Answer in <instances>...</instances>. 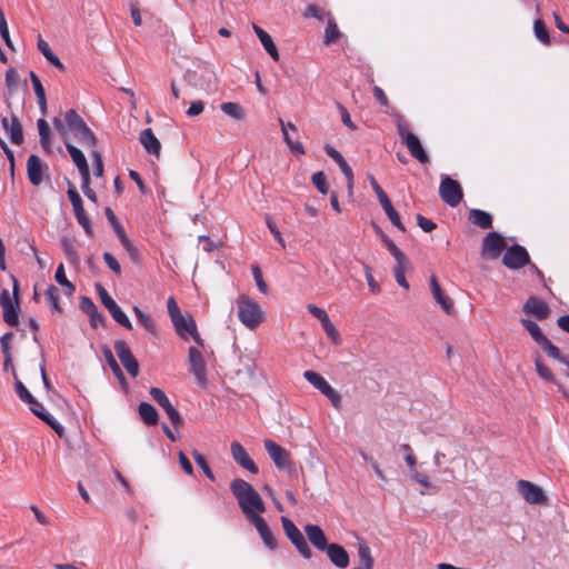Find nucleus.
<instances>
[{
	"instance_id": "obj_64",
	"label": "nucleus",
	"mask_w": 569,
	"mask_h": 569,
	"mask_svg": "<svg viewBox=\"0 0 569 569\" xmlns=\"http://www.w3.org/2000/svg\"><path fill=\"white\" fill-rule=\"evenodd\" d=\"M308 311L317 318L321 323L329 318L327 311L322 308H319L315 305L307 306Z\"/></svg>"
},
{
	"instance_id": "obj_36",
	"label": "nucleus",
	"mask_w": 569,
	"mask_h": 569,
	"mask_svg": "<svg viewBox=\"0 0 569 569\" xmlns=\"http://www.w3.org/2000/svg\"><path fill=\"white\" fill-rule=\"evenodd\" d=\"M37 127H38L39 137H40V144L46 152L50 153L51 152L50 127L43 118H41L37 121Z\"/></svg>"
},
{
	"instance_id": "obj_43",
	"label": "nucleus",
	"mask_w": 569,
	"mask_h": 569,
	"mask_svg": "<svg viewBox=\"0 0 569 569\" xmlns=\"http://www.w3.org/2000/svg\"><path fill=\"white\" fill-rule=\"evenodd\" d=\"M278 122H279V124L281 127L283 140L287 143V146L290 148V150L292 152H296V153H299V154H303L305 153V148H303L302 143L299 142V141H293L290 138L288 131L286 130V123L283 122V120L281 118L278 119Z\"/></svg>"
},
{
	"instance_id": "obj_14",
	"label": "nucleus",
	"mask_w": 569,
	"mask_h": 569,
	"mask_svg": "<svg viewBox=\"0 0 569 569\" xmlns=\"http://www.w3.org/2000/svg\"><path fill=\"white\" fill-rule=\"evenodd\" d=\"M189 370L192 372L201 387L207 385V368L201 352L190 347L188 349Z\"/></svg>"
},
{
	"instance_id": "obj_30",
	"label": "nucleus",
	"mask_w": 569,
	"mask_h": 569,
	"mask_svg": "<svg viewBox=\"0 0 569 569\" xmlns=\"http://www.w3.org/2000/svg\"><path fill=\"white\" fill-rule=\"evenodd\" d=\"M138 413L142 422L147 426H156L159 422V413L149 402H140L138 406Z\"/></svg>"
},
{
	"instance_id": "obj_27",
	"label": "nucleus",
	"mask_w": 569,
	"mask_h": 569,
	"mask_svg": "<svg viewBox=\"0 0 569 569\" xmlns=\"http://www.w3.org/2000/svg\"><path fill=\"white\" fill-rule=\"evenodd\" d=\"M430 289L435 300L440 305L443 311L448 315H451L453 312V301L442 292L440 284L435 276L430 278Z\"/></svg>"
},
{
	"instance_id": "obj_21",
	"label": "nucleus",
	"mask_w": 569,
	"mask_h": 569,
	"mask_svg": "<svg viewBox=\"0 0 569 569\" xmlns=\"http://www.w3.org/2000/svg\"><path fill=\"white\" fill-rule=\"evenodd\" d=\"M233 460L252 473H258L259 469L254 461L250 458L246 449L238 441H233L230 446Z\"/></svg>"
},
{
	"instance_id": "obj_45",
	"label": "nucleus",
	"mask_w": 569,
	"mask_h": 569,
	"mask_svg": "<svg viewBox=\"0 0 569 569\" xmlns=\"http://www.w3.org/2000/svg\"><path fill=\"white\" fill-rule=\"evenodd\" d=\"M340 36H341V33L338 29L337 23L332 19H330L328 21L327 28L325 30V38H323L325 44L328 46V44L335 42L336 40L339 39Z\"/></svg>"
},
{
	"instance_id": "obj_23",
	"label": "nucleus",
	"mask_w": 569,
	"mask_h": 569,
	"mask_svg": "<svg viewBox=\"0 0 569 569\" xmlns=\"http://www.w3.org/2000/svg\"><path fill=\"white\" fill-rule=\"evenodd\" d=\"M325 551L335 566L339 568L348 567L350 558L347 550L342 546L338 543H329Z\"/></svg>"
},
{
	"instance_id": "obj_38",
	"label": "nucleus",
	"mask_w": 569,
	"mask_h": 569,
	"mask_svg": "<svg viewBox=\"0 0 569 569\" xmlns=\"http://www.w3.org/2000/svg\"><path fill=\"white\" fill-rule=\"evenodd\" d=\"M533 360H535V368H536V371L538 373V376L547 381V382H551V383H556L558 385L553 373L551 372V370L543 363L542 359H541V356L539 353H536L533 356Z\"/></svg>"
},
{
	"instance_id": "obj_59",
	"label": "nucleus",
	"mask_w": 569,
	"mask_h": 569,
	"mask_svg": "<svg viewBox=\"0 0 569 569\" xmlns=\"http://www.w3.org/2000/svg\"><path fill=\"white\" fill-rule=\"evenodd\" d=\"M385 242L390 251V253L396 259V262L408 259L405 253L395 244V242L388 238L385 239Z\"/></svg>"
},
{
	"instance_id": "obj_42",
	"label": "nucleus",
	"mask_w": 569,
	"mask_h": 569,
	"mask_svg": "<svg viewBox=\"0 0 569 569\" xmlns=\"http://www.w3.org/2000/svg\"><path fill=\"white\" fill-rule=\"evenodd\" d=\"M220 109L223 113L236 120H242L246 117L244 109L237 102H222Z\"/></svg>"
},
{
	"instance_id": "obj_48",
	"label": "nucleus",
	"mask_w": 569,
	"mask_h": 569,
	"mask_svg": "<svg viewBox=\"0 0 569 569\" xmlns=\"http://www.w3.org/2000/svg\"><path fill=\"white\" fill-rule=\"evenodd\" d=\"M6 86H7V89H8V93L9 96H11L18 88V83H19V74L18 72L13 69V68H9L7 71H6Z\"/></svg>"
},
{
	"instance_id": "obj_20",
	"label": "nucleus",
	"mask_w": 569,
	"mask_h": 569,
	"mask_svg": "<svg viewBox=\"0 0 569 569\" xmlns=\"http://www.w3.org/2000/svg\"><path fill=\"white\" fill-rule=\"evenodd\" d=\"M29 405V409L33 415L44 421L48 426H50L59 437L63 436L64 428L51 416L49 415L43 406L32 397L31 402H27Z\"/></svg>"
},
{
	"instance_id": "obj_19",
	"label": "nucleus",
	"mask_w": 569,
	"mask_h": 569,
	"mask_svg": "<svg viewBox=\"0 0 569 569\" xmlns=\"http://www.w3.org/2000/svg\"><path fill=\"white\" fill-rule=\"evenodd\" d=\"M0 121L3 130L9 134L13 144H21L23 142L22 126L19 118L12 113L10 118L1 117Z\"/></svg>"
},
{
	"instance_id": "obj_52",
	"label": "nucleus",
	"mask_w": 569,
	"mask_h": 569,
	"mask_svg": "<svg viewBox=\"0 0 569 569\" xmlns=\"http://www.w3.org/2000/svg\"><path fill=\"white\" fill-rule=\"evenodd\" d=\"M14 391L21 401H23L26 403L31 402L33 396L26 388V386L22 383V381L19 379V377H16V380H14Z\"/></svg>"
},
{
	"instance_id": "obj_46",
	"label": "nucleus",
	"mask_w": 569,
	"mask_h": 569,
	"mask_svg": "<svg viewBox=\"0 0 569 569\" xmlns=\"http://www.w3.org/2000/svg\"><path fill=\"white\" fill-rule=\"evenodd\" d=\"M0 36L2 38V40L4 41L6 46L14 51L16 48L13 46V42L10 38V32H9V28H8V23H7V20H6V17H4V13L2 11V9H0Z\"/></svg>"
},
{
	"instance_id": "obj_28",
	"label": "nucleus",
	"mask_w": 569,
	"mask_h": 569,
	"mask_svg": "<svg viewBox=\"0 0 569 569\" xmlns=\"http://www.w3.org/2000/svg\"><path fill=\"white\" fill-rule=\"evenodd\" d=\"M254 525L256 529L258 530L261 539L263 540L264 545L269 549H276L277 548V540L273 537L269 526L267 525L266 520L262 517H254L253 520L250 521Z\"/></svg>"
},
{
	"instance_id": "obj_49",
	"label": "nucleus",
	"mask_w": 569,
	"mask_h": 569,
	"mask_svg": "<svg viewBox=\"0 0 569 569\" xmlns=\"http://www.w3.org/2000/svg\"><path fill=\"white\" fill-rule=\"evenodd\" d=\"M46 297H47L48 301L50 302L53 310H56L58 312L62 311V309L59 305V289L56 286H53V284L48 286L47 291H46Z\"/></svg>"
},
{
	"instance_id": "obj_18",
	"label": "nucleus",
	"mask_w": 569,
	"mask_h": 569,
	"mask_svg": "<svg viewBox=\"0 0 569 569\" xmlns=\"http://www.w3.org/2000/svg\"><path fill=\"white\" fill-rule=\"evenodd\" d=\"M325 151L339 166L340 170L342 171V173L345 174V177L347 179L349 194H352V189H353L352 168L348 164V162L342 157V154L338 150H336L332 146L326 144Z\"/></svg>"
},
{
	"instance_id": "obj_63",
	"label": "nucleus",
	"mask_w": 569,
	"mask_h": 569,
	"mask_svg": "<svg viewBox=\"0 0 569 569\" xmlns=\"http://www.w3.org/2000/svg\"><path fill=\"white\" fill-rule=\"evenodd\" d=\"M13 338L12 332H7L0 338V345L3 357H7V355H11V340Z\"/></svg>"
},
{
	"instance_id": "obj_12",
	"label": "nucleus",
	"mask_w": 569,
	"mask_h": 569,
	"mask_svg": "<svg viewBox=\"0 0 569 569\" xmlns=\"http://www.w3.org/2000/svg\"><path fill=\"white\" fill-rule=\"evenodd\" d=\"M152 399L166 411L171 423L179 428L183 425V419L179 411L172 406L167 395L157 387H151L149 391Z\"/></svg>"
},
{
	"instance_id": "obj_32",
	"label": "nucleus",
	"mask_w": 569,
	"mask_h": 569,
	"mask_svg": "<svg viewBox=\"0 0 569 569\" xmlns=\"http://www.w3.org/2000/svg\"><path fill=\"white\" fill-rule=\"evenodd\" d=\"M469 221L481 229H489L492 226V216L480 209H471L469 211Z\"/></svg>"
},
{
	"instance_id": "obj_44",
	"label": "nucleus",
	"mask_w": 569,
	"mask_h": 569,
	"mask_svg": "<svg viewBox=\"0 0 569 569\" xmlns=\"http://www.w3.org/2000/svg\"><path fill=\"white\" fill-rule=\"evenodd\" d=\"M533 31L537 39H539L543 44H550V36L549 31L541 19H537L533 23Z\"/></svg>"
},
{
	"instance_id": "obj_7",
	"label": "nucleus",
	"mask_w": 569,
	"mask_h": 569,
	"mask_svg": "<svg viewBox=\"0 0 569 569\" xmlns=\"http://www.w3.org/2000/svg\"><path fill=\"white\" fill-rule=\"evenodd\" d=\"M516 487L517 491L527 503L541 506L548 505V497L540 486L528 480H518Z\"/></svg>"
},
{
	"instance_id": "obj_39",
	"label": "nucleus",
	"mask_w": 569,
	"mask_h": 569,
	"mask_svg": "<svg viewBox=\"0 0 569 569\" xmlns=\"http://www.w3.org/2000/svg\"><path fill=\"white\" fill-rule=\"evenodd\" d=\"M305 379L312 385L316 389H318L322 395L330 386L328 381L318 372L312 370H306L303 372Z\"/></svg>"
},
{
	"instance_id": "obj_60",
	"label": "nucleus",
	"mask_w": 569,
	"mask_h": 569,
	"mask_svg": "<svg viewBox=\"0 0 569 569\" xmlns=\"http://www.w3.org/2000/svg\"><path fill=\"white\" fill-rule=\"evenodd\" d=\"M103 260H104L106 264L116 274H120L121 273V266H120V263L118 262V260L110 252H104L103 253Z\"/></svg>"
},
{
	"instance_id": "obj_29",
	"label": "nucleus",
	"mask_w": 569,
	"mask_h": 569,
	"mask_svg": "<svg viewBox=\"0 0 569 569\" xmlns=\"http://www.w3.org/2000/svg\"><path fill=\"white\" fill-rule=\"evenodd\" d=\"M253 31L257 34V37L259 38L264 50L270 54V57L274 61H279V52H278V49H277L271 36L257 24H253Z\"/></svg>"
},
{
	"instance_id": "obj_16",
	"label": "nucleus",
	"mask_w": 569,
	"mask_h": 569,
	"mask_svg": "<svg viewBox=\"0 0 569 569\" xmlns=\"http://www.w3.org/2000/svg\"><path fill=\"white\" fill-rule=\"evenodd\" d=\"M264 449L278 469L291 467L290 453L270 439L264 440Z\"/></svg>"
},
{
	"instance_id": "obj_11",
	"label": "nucleus",
	"mask_w": 569,
	"mask_h": 569,
	"mask_svg": "<svg viewBox=\"0 0 569 569\" xmlns=\"http://www.w3.org/2000/svg\"><path fill=\"white\" fill-rule=\"evenodd\" d=\"M439 194L450 207H457L463 197L461 186L450 177L442 178L439 187Z\"/></svg>"
},
{
	"instance_id": "obj_58",
	"label": "nucleus",
	"mask_w": 569,
	"mask_h": 569,
	"mask_svg": "<svg viewBox=\"0 0 569 569\" xmlns=\"http://www.w3.org/2000/svg\"><path fill=\"white\" fill-rule=\"evenodd\" d=\"M121 244L124 247V249L127 250V252L129 253L130 258L133 260V261H137L139 259V251L138 249L132 244V242L130 241V239L126 236V237H121V239H119Z\"/></svg>"
},
{
	"instance_id": "obj_22",
	"label": "nucleus",
	"mask_w": 569,
	"mask_h": 569,
	"mask_svg": "<svg viewBox=\"0 0 569 569\" xmlns=\"http://www.w3.org/2000/svg\"><path fill=\"white\" fill-rule=\"evenodd\" d=\"M525 313L535 316L538 320L548 318L550 309L548 305L537 297H530L523 305Z\"/></svg>"
},
{
	"instance_id": "obj_40",
	"label": "nucleus",
	"mask_w": 569,
	"mask_h": 569,
	"mask_svg": "<svg viewBox=\"0 0 569 569\" xmlns=\"http://www.w3.org/2000/svg\"><path fill=\"white\" fill-rule=\"evenodd\" d=\"M133 313L141 326H143L151 335L157 336V327L152 317L142 311L139 307H133Z\"/></svg>"
},
{
	"instance_id": "obj_41",
	"label": "nucleus",
	"mask_w": 569,
	"mask_h": 569,
	"mask_svg": "<svg viewBox=\"0 0 569 569\" xmlns=\"http://www.w3.org/2000/svg\"><path fill=\"white\" fill-rule=\"evenodd\" d=\"M409 266H410L409 260L406 259V260L396 262V266L393 267V273H395L397 283L406 290L409 289V283L406 280V271L409 269Z\"/></svg>"
},
{
	"instance_id": "obj_34",
	"label": "nucleus",
	"mask_w": 569,
	"mask_h": 569,
	"mask_svg": "<svg viewBox=\"0 0 569 569\" xmlns=\"http://www.w3.org/2000/svg\"><path fill=\"white\" fill-rule=\"evenodd\" d=\"M358 558L360 561V568L359 569H372L375 559L372 557L371 550L368 547V545L358 539Z\"/></svg>"
},
{
	"instance_id": "obj_55",
	"label": "nucleus",
	"mask_w": 569,
	"mask_h": 569,
	"mask_svg": "<svg viewBox=\"0 0 569 569\" xmlns=\"http://www.w3.org/2000/svg\"><path fill=\"white\" fill-rule=\"evenodd\" d=\"M322 328L325 330V332L327 333L328 338L333 342V343H338L339 342V332L338 330L335 328L333 323L330 321V319L328 318L327 320H325L322 323Z\"/></svg>"
},
{
	"instance_id": "obj_26",
	"label": "nucleus",
	"mask_w": 569,
	"mask_h": 569,
	"mask_svg": "<svg viewBox=\"0 0 569 569\" xmlns=\"http://www.w3.org/2000/svg\"><path fill=\"white\" fill-rule=\"evenodd\" d=\"M172 325L178 336L183 340H187L188 336L192 331L196 332L197 328L196 321L193 320L190 313H187L186 316L181 315L178 318L173 319Z\"/></svg>"
},
{
	"instance_id": "obj_1",
	"label": "nucleus",
	"mask_w": 569,
	"mask_h": 569,
	"mask_svg": "<svg viewBox=\"0 0 569 569\" xmlns=\"http://www.w3.org/2000/svg\"><path fill=\"white\" fill-rule=\"evenodd\" d=\"M53 126L62 137L70 132L82 147L96 148L97 138L94 133L74 109L66 111L63 118H53Z\"/></svg>"
},
{
	"instance_id": "obj_33",
	"label": "nucleus",
	"mask_w": 569,
	"mask_h": 569,
	"mask_svg": "<svg viewBox=\"0 0 569 569\" xmlns=\"http://www.w3.org/2000/svg\"><path fill=\"white\" fill-rule=\"evenodd\" d=\"M61 247L69 262L78 266L80 263V257L77 251V240L74 238L63 237L61 239Z\"/></svg>"
},
{
	"instance_id": "obj_61",
	"label": "nucleus",
	"mask_w": 569,
	"mask_h": 569,
	"mask_svg": "<svg viewBox=\"0 0 569 569\" xmlns=\"http://www.w3.org/2000/svg\"><path fill=\"white\" fill-rule=\"evenodd\" d=\"M167 309H168V313L170 316L171 321L182 315L180 311V308L173 297L168 298Z\"/></svg>"
},
{
	"instance_id": "obj_53",
	"label": "nucleus",
	"mask_w": 569,
	"mask_h": 569,
	"mask_svg": "<svg viewBox=\"0 0 569 569\" xmlns=\"http://www.w3.org/2000/svg\"><path fill=\"white\" fill-rule=\"evenodd\" d=\"M106 217L108 218L109 222L113 227L119 239H121V237L127 236L123 227L120 224L116 214L113 213V211L110 208H106Z\"/></svg>"
},
{
	"instance_id": "obj_10",
	"label": "nucleus",
	"mask_w": 569,
	"mask_h": 569,
	"mask_svg": "<svg viewBox=\"0 0 569 569\" xmlns=\"http://www.w3.org/2000/svg\"><path fill=\"white\" fill-rule=\"evenodd\" d=\"M507 242L498 232H489L482 240L481 256L485 259L495 260L506 249Z\"/></svg>"
},
{
	"instance_id": "obj_47",
	"label": "nucleus",
	"mask_w": 569,
	"mask_h": 569,
	"mask_svg": "<svg viewBox=\"0 0 569 569\" xmlns=\"http://www.w3.org/2000/svg\"><path fill=\"white\" fill-rule=\"evenodd\" d=\"M192 457L194 459V462L202 469V471L204 472V475L211 480V481H216V477L211 470V468L209 467L206 458L197 450H193L192 452Z\"/></svg>"
},
{
	"instance_id": "obj_5",
	"label": "nucleus",
	"mask_w": 569,
	"mask_h": 569,
	"mask_svg": "<svg viewBox=\"0 0 569 569\" xmlns=\"http://www.w3.org/2000/svg\"><path fill=\"white\" fill-rule=\"evenodd\" d=\"M397 129L410 154L420 163H427L429 161V157L425 151L419 138L409 130V126L405 122H399Z\"/></svg>"
},
{
	"instance_id": "obj_9",
	"label": "nucleus",
	"mask_w": 569,
	"mask_h": 569,
	"mask_svg": "<svg viewBox=\"0 0 569 569\" xmlns=\"http://www.w3.org/2000/svg\"><path fill=\"white\" fill-rule=\"evenodd\" d=\"M400 451L403 452V459L410 469V479L415 483L420 485L425 489L436 488L425 473L417 470V468H416L417 459L413 455V451H412V448L410 447V445H408V443L401 445Z\"/></svg>"
},
{
	"instance_id": "obj_17",
	"label": "nucleus",
	"mask_w": 569,
	"mask_h": 569,
	"mask_svg": "<svg viewBox=\"0 0 569 569\" xmlns=\"http://www.w3.org/2000/svg\"><path fill=\"white\" fill-rule=\"evenodd\" d=\"M48 166L36 154H31L27 161L28 179L33 186H40L43 181V173Z\"/></svg>"
},
{
	"instance_id": "obj_25",
	"label": "nucleus",
	"mask_w": 569,
	"mask_h": 569,
	"mask_svg": "<svg viewBox=\"0 0 569 569\" xmlns=\"http://www.w3.org/2000/svg\"><path fill=\"white\" fill-rule=\"evenodd\" d=\"M305 532L310 543L320 551H325L328 547V540L323 530L317 525H307Z\"/></svg>"
},
{
	"instance_id": "obj_35",
	"label": "nucleus",
	"mask_w": 569,
	"mask_h": 569,
	"mask_svg": "<svg viewBox=\"0 0 569 569\" xmlns=\"http://www.w3.org/2000/svg\"><path fill=\"white\" fill-rule=\"evenodd\" d=\"M72 209H73V212H74L78 223L83 228L84 232L88 236H92V233H93L92 226H91V222L84 211L83 202L80 201V202L73 204Z\"/></svg>"
},
{
	"instance_id": "obj_56",
	"label": "nucleus",
	"mask_w": 569,
	"mask_h": 569,
	"mask_svg": "<svg viewBox=\"0 0 569 569\" xmlns=\"http://www.w3.org/2000/svg\"><path fill=\"white\" fill-rule=\"evenodd\" d=\"M30 80L34 90V93L37 96V99L46 97L44 88L39 79V77L33 72L30 71Z\"/></svg>"
},
{
	"instance_id": "obj_8",
	"label": "nucleus",
	"mask_w": 569,
	"mask_h": 569,
	"mask_svg": "<svg viewBox=\"0 0 569 569\" xmlns=\"http://www.w3.org/2000/svg\"><path fill=\"white\" fill-rule=\"evenodd\" d=\"M282 527L286 536L297 550L302 555L303 558L309 559L312 556V551L309 548L305 536L297 528V526L287 517H281Z\"/></svg>"
},
{
	"instance_id": "obj_62",
	"label": "nucleus",
	"mask_w": 569,
	"mask_h": 569,
	"mask_svg": "<svg viewBox=\"0 0 569 569\" xmlns=\"http://www.w3.org/2000/svg\"><path fill=\"white\" fill-rule=\"evenodd\" d=\"M305 17H307V18L311 17V18H316L320 21H323L325 11L316 4H309L306 9Z\"/></svg>"
},
{
	"instance_id": "obj_24",
	"label": "nucleus",
	"mask_w": 569,
	"mask_h": 569,
	"mask_svg": "<svg viewBox=\"0 0 569 569\" xmlns=\"http://www.w3.org/2000/svg\"><path fill=\"white\" fill-rule=\"evenodd\" d=\"M139 141L148 153L157 158L160 157L161 143L154 136L152 129L147 128L142 130L139 136Z\"/></svg>"
},
{
	"instance_id": "obj_51",
	"label": "nucleus",
	"mask_w": 569,
	"mask_h": 569,
	"mask_svg": "<svg viewBox=\"0 0 569 569\" xmlns=\"http://www.w3.org/2000/svg\"><path fill=\"white\" fill-rule=\"evenodd\" d=\"M81 189L84 196L92 201L93 203L98 202V197L96 191L90 187V172H87L86 176H81Z\"/></svg>"
},
{
	"instance_id": "obj_50",
	"label": "nucleus",
	"mask_w": 569,
	"mask_h": 569,
	"mask_svg": "<svg viewBox=\"0 0 569 569\" xmlns=\"http://www.w3.org/2000/svg\"><path fill=\"white\" fill-rule=\"evenodd\" d=\"M311 181L320 193L327 194L329 191L326 174L322 171L315 172Z\"/></svg>"
},
{
	"instance_id": "obj_37",
	"label": "nucleus",
	"mask_w": 569,
	"mask_h": 569,
	"mask_svg": "<svg viewBox=\"0 0 569 569\" xmlns=\"http://www.w3.org/2000/svg\"><path fill=\"white\" fill-rule=\"evenodd\" d=\"M380 204L383 208L388 218L390 219L391 223L396 226L399 230L406 231V228L400 220V216L393 208L390 199L388 197L383 198L382 200H380Z\"/></svg>"
},
{
	"instance_id": "obj_57",
	"label": "nucleus",
	"mask_w": 569,
	"mask_h": 569,
	"mask_svg": "<svg viewBox=\"0 0 569 569\" xmlns=\"http://www.w3.org/2000/svg\"><path fill=\"white\" fill-rule=\"evenodd\" d=\"M252 274H253V278H254V281H256V284H257L258 289L262 293H267L268 292V286L264 282V280L262 278L261 270H260V268L258 266H252Z\"/></svg>"
},
{
	"instance_id": "obj_2",
	"label": "nucleus",
	"mask_w": 569,
	"mask_h": 569,
	"mask_svg": "<svg viewBox=\"0 0 569 569\" xmlns=\"http://www.w3.org/2000/svg\"><path fill=\"white\" fill-rule=\"evenodd\" d=\"M230 489L249 521L264 512V502L252 485L242 479H234L230 483Z\"/></svg>"
},
{
	"instance_id": "obj_6",
	"label": "nucleus",
	"mask_w": 569,
	"mask_h": 569,
	"mask_svg": "<svg viewBox=\"0 0 569 569\" xmlns=\"http://www.w3.org/2000/svg\"><path fill=\"white\" fill-rule=\"evenodd\" d=\"M520 323L526 328L536 343L549 356L559 357V348L555 346L542 332L541 328L532 320L522 318Z\"/></svg>"
},
{
	"instance_id": "obj_13",
	"label": "nucleus",
	"mask_w": 569,
	"mask_h": 569,
	"mask_svg": "<svg viewBox=\"0 0 569 569\" xmlns=\"http://www.w3.org/2000/svg\"><path fill=\"white\" fill-rule=\"evenodd\" d=\"M113 347L122 366L131 377L136 378L139 373V363L133 357L128 343L124 340H117Z\"/></svg>"
},
{
	"instance_id": "obj_31",
	"label": "nucleus",
	"mask_w": 569,
	"mask_h": 569,
	"mask_svg": "<svg viewBox=\"0 0 569 569\" xmlns=\"http://www.w3.org/2000/svg\"><path fill=\"white\" fill-rule=\"evenodd\" d=\"M66 148H67L72 161L77 166L80 176H86L87 172H90L87 159H86L84 154L82 153V151L69 142H66Z\"/></svg>"
},
{
	"instance_id": "obj_4",
	"label": "nucleus",
	"mask_w": 569,
	"mask_h": 569,
	"mask_svg": "<svg viewBox=\"0 0 569 569\" xmlns=\"http://www.w3.org/2000/svg\"><path fill=\"white\" fill-rule=\"evenodd\" d=\"M12 280V295L13 299H11L9 290L3 289L0 293V306L3 311V320L9 326L18 325V310H19V282L13 274H11Z\"/></svg>"
},
{
	"instance_id": "obj_54",
	"label": "nucleus",
	"mask_w": 569,
	"mask_h": 569,
	"mask_svg": "<svg viewBox=\"0 0 569 569\" xmlns=\"http://www.w3.org/2000/svg\"><path fill=\"white\" fill-rule=\"evenodd\" d=\"M90 154L93 159V174L96 177H101L103 174V161L102 157L99 151L96 150V148H89Z\"/></svg>"
},
{
	"instance_id": "obj_15",
	"label": "nucleus",
	"mask_w": 569,
	"mask_h": 569,
	"mask_svg": "<svg viewBox=\"0 0 569 569\" xmlns=\"http://www.w3.org/2000/svg\"><path fill=\"white\" fill-rule=\"evenodd\" d=\"M529 261L527 250L519 244H513L508 248L502 258V263L509 269H520L528 264Z\"/></svg>"
},
{
	"instance_id": "obj_3",
	"label": "nucleus",
	"mask_w": 569,
	"mask_h": 569,
	"mask_svg": "<svg viewBox=\"0 0 569 569\" xmlns=\"http://www.w3.org/2000/svg\"><path fill=\"white\" fill-rule=\"evenodd\" d=\"M238 318L248 329L254 330L264 320V311L259 303L246 295L237 299Z\"/></svg>"
}]
</instances>
